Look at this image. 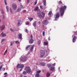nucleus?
I'll return each instance as SVG.
<instances>
[{
  "label": "nucleus",
  "instance_id": "0eeeda50",
  "mask_svg": "<svg viewBox=\"0 0 77 77\" xmlns=\"http://www.w3.org/2000/svg\"><path fill=\"white\" fill-rule=\"evenodd\" d=\"M12 7L14 10H16L17 8V5L15 4H12Z\"/></svg>",
  "mask_w": 77,
  "mask_h": 77
},
{
  "label": "nucleus",
  "instance_id": "20e7f679",
  "mask_svg": "<svg viewBox=\"0 0 77 77\" xmlns=\"http://www.w3.org/2000/svg\"><path fill=\"white\" fill-rule=\"evenodd\" d=\"M27 58L26 57H23L22 56L21 58L20 59V60L21 62H24L27 60Z\"/></svg>",
  "mask_w": 77,
  "mask_h": 77
},
{
  "label": "nucleus",
  "instance_id": "4468645a",
  "mask_svg": "<svg viewBox=\"0 0 77 77\" xmlns=\"http://www.w3.org/2000/svg\"><path fill=\"white\" fill-rule=\"evenodd\" d=\"M32 25L34 27H36V21H35L33 23Z\"/></svg>",
  "mask_w": 77,
  "mask_h": 77
},
{
  "label": "nucleus",
  "instance_id": "4c0bfd02",
  "mask_svg": "<svg viewBox=\"0 0 77 77\" xmlns=\"http://www.w3.org/2000/svg\"><path fill=\"white\" fill-rule=\"evenodd\" d=\"M41 72V70H39L38 71H37L36 72V73H37V74H39V73H40Z\"/></svg>",
  "mask_w": 77,
  "mask_h": 77
},
{
  "label": "nucleus",
  "instance_id": "ddd939ff",
  "mask_svg": "<svg viewBox=\"0 0 77 77\" xmlns=\"http://www.w3.org/2000/svg\"><path fill=\"white\" fill-rule=\"evenodd\" d=\"M1 35L2 37H5V36H6V34L5 33H3V32L2 33H1Z\"/></svg>",
  "mask_w": 77,
  "mask_h": 77
},
{
  "label": "nucleus",
  "instance_id": "6e6d98bb",
  "mask_svg": "<svg viewBox=\"0 0 77 77\" xmlns=\"http://www.w3.org/2000/svg\"><path fill=\"white\" fill-rule=\"evenodd\" d=\"M29 0H28L27 1V3H29Z\"/></svg>",
  "mask_w": 77,
  "mask_h": 77
},
{
  "label": "nucleus",
  "instance_id": "f257e3e1",
  "mask_svg": "<svg viewBox=\"0 0 77 77\" xmlns=\"http://www.w3.org/2000/svg\"><path fill=\"white\" fill-rule=\"evenodd\" d=\"M66 9V6L64 5V7L61 6L60 8V13L61 16H62L64 14V11Z\"/></svg>",
  "mask_w": 77,
  "mask_h": 77
},
{
  "label": "nucleus",
  "instance_id": "c85d7f7f",
  "mask_svg": "<svg viewBox=\"0 0 77 77\" xmlns=\"http://www.w3.org/2000/svg\"><path fill=\"white\" fill-rule=\"evenodd\" d=\"M17 26H20V21H19L17 23Z\"/></svg>",
  "mask_w": 77,
  "mask_h": 77
},
{
  "label": "nucleus",
  "instance_id": "e433bc0d",
  "mask_svg": "<svg viewBox=\"0 0 77 77\" xmlns=\"http://www.w3.org/2000/svg\"><path fill=\"white\" fill-rule=\"evenodd\" d=\"M15 42L16 44H19L20 43V42H19V41H16Z\"/></svg>",
  "mask_w": 77,
  "mask_h": 77
},
{
  "label": "nucleus",
  "instance_id": "a878e982",
  "mask_svg": "<svg viewBox=\"0 0 77 77\" xmlns=\"http://www.w3.org/2000/svg\"><path fill=\"white\" fill-rule=\"evenodd\" d=\"M27 71L26 72L25 71H24L23 72V74H24V75H26V74H27Z\"/></svg>",
  "mask_w": 77,
  "mask_h": 77
},
{
  "label": "nucleus",
  "instance_id": "c03bdc74",
  "mask_svg": "<svg viewBox=\"0 0 77 77\" xmlns=\"http://www.w3.org/2000/svg\"><path fill=\"white\" fill-rule=\"evenodd\" d=\"M37 4V0H36L35 2H34V5H36Z\"/></svg>",
  "mask_w": 77,
  "mask_h": 77
},
{
  "label": "nucleus",
  "instance_id": "5fc2aeb1",
  "mask_svg": "<svg viewBox=\"0 0 77 77\" xmlns=\"http://www.w3.org/2000/svg\"><path fill=\"white\" fill-rule=\"evenodd\" d=\"M7 74V72H5V73L4 74V75H6V74Z\"/></svg>",
  "mask_w": 77,
  "mask_h": 77
},
{
  "label": "nucleus",
  "instance_id": "b1692460",
  "mask_svg": "<svg viewBox=\"0 0 77 77\" xmlns=\"http://www.w3.org/2000/svg\"><path fill=\"white\" fill-rule=\"evenodd\" d=\"M43 2L44 6H46V0H44Z\"/></svg>",
  "mask_w": 77,
  "mask_h": 77
},
{
  "label": "nucleus",
  "instance_id": "3c124183",
  "mask_svg": "<svg viewBox=\"0 0 77 77\" xmlns=\"http://www.w3.org/2000/svg\"><path fill=\"white\" fill-rule=\"evenodd\" d=\"M55 65H56V63H54L52 65V66H54Z\"/></svg>",
  "mask_w": 77,
  "mask_h": 77
},
{
  "label": "nucleus",
  "instance_id": "6ab92c4d",
  "mask_svg": "<svg viewBox=\"0 0 77 77\" xmlns=\"http://www.w3.org/2000/svg\"><path fill=\"white\" fill-rule=\"evenodd\" d=\"M40 65H41V66H45V63H40Z\"/></svg>",
  "mask_w": 77,
  "mask_h": 77
},
{
  "label": "nucleus",
  "instance_id": "f8f14e48",
  "mask_svg": "<svg viewBox=\"0 0 77 77\" xmlns=\"http://www.w3.org/2000/svg\"><path fill=\"white\" fill-rule=\"evenodd\" d=\"M76 39H77V37L75 36L73 38V42H75V41H76Z\"/></svg>",
  "mask_w": 77,
  "mask_h": 77
},
{
  "label": "nucleus",
  "instance_id": "49530a36",
  "mask_svg": "<svg viewBox=\"0 0 77 77\" xmlns=\"http://www.w3.org/2000/svg\"><path fill=\"white\" fill-rule=\"evenodd\" d=\"M26 25H28V24H29V23L28 22H26Z\"/></svg>",
  "mask_w": 77,
  "mask_h": 77
},
{
  "label": "nucleus",
  "instance_id": "37998d69",
  "mask_svg": "<svg viewBox=\"0 0 77 77\" xmlns=\"http://www.w3.org/2000/svg\"><path fill=\"white\" fill-rule=\"evenodd\" d=\"M59 5H62V2L61 1H60L59 3Z\"/></svg>",
  "mask_w": 77,
  "mask_h": 77
},
{
  "label": "nucleus",
  "instance_id": "6e6552de",
  "mask_svg": "<svg viewBox=\"0 0 77 77\" xmlns=\"http://www.w3.org/2000/svg\"><path fill=\"white\" fill-rule=\"evenodd\" d=\"M5 29V26L4 25H3L0 26V30H3Z\"/></svg>",
  "mask_w": 77,
  "mask_h": 77
},
{
  "label": "nucleus",
  "instance_id": "774afa93",
  "mask_svg": "<svg viewBox=\"0 0 77 77\" xmlns=\"http://www.w3.org/2000/svg\"><path fill=\"white\" fill-rule=\"evenodd\" d=\"M6 75H5V76L4 77H6Z\"/></svg>",
  "mask_w": 77,
  "mask_h": 77
},
{
  "label": "nucleus",
  "instance_id": "412c9836",
  "mask_svg": "<svg viewBox=\"0 0 77 77\" xmlns=\"http://www.w3.org/2000/svg\"><path fill=\"white\" fill-rule=\"evenodd\" d=\"M50 73L48 72L46 73V76L47 77H49L50 76Z\"/></svg>",
  "mask_w": 77,
  "mask_h": 77
},
{
  "label": "nucleus",
  "instance_id": "58836bf2",
  "mask_svg": "<svg viewBox=\"0 0 77 77\" xmlns=\"http://www.w3.org/2000/svg\"><path fill=\"white\" fill-rule=\"evenodd\" d=\"M41 44V40H39L38 41V44L39 45Z\"/></svg>",
  "mask_w": 77,
  "mask_h": 77
},
{
  "label": "nucleus",
  "instance_id": "f03ea898",
  "mask_svg": "<svg viewBox=\"0 0 77 77\" xmlns=\"http://www.w3.org/2000/svg\"><path fill=\"white\" fill-rule=\"evenodd\" d=\"M42 14L43 16H42L41 15V13H37V15H38V17H39V18H40L41 19H43L44 18V17H45V13L42 12Z\"/></svg>",
  "mask_w": 77,
  "mask_h": 77
},
{
  "label": "nucleus",
  "instance_id": "4d7b16f0",
  "mask_svg": "<svg viewBox=\"0 0 77 77\" xmlns=\"http://www.w3.org/2000/svg\"><path fill=\"white\" fill-rule=\"evenodd\" d=\"M48 39L49 41H50V37H49Z\"/></svg>",
  "mask_w": 77,
  "mask_h": 77
},
{
  "label": "nucleus",
  "instance_id": "423d86ee",
  "mask_svg": "<svg viewBox=\"0 0 77 77\" xmlns=\"http://www.w3.org/2000/svg\"><path fill=\"white\" fill-rule=\"evenodd\" d=\"M24 67V64H18L17 66V68H21V69H23Z\"/></svg>",
  "mask_w": 77,
  "mask_h": 77
},
{
  "label": "nucleus",
  "instance_id": "1a4fd4ad",
  "mask_svg": "<svg viewBox=\"0 0 77 77\" xmlns=\"http://www.w3.org/2000/svg\"><path fill=\"white\" fill-rule=\"evenodd\" d=\"M43 24H44L45 25H47L48 24V22L47 20H45L43 22Z\"/></svg>",
  "mask_w": 77,
  "mask_h": 77
},
{
  "label": "nucleus",
  "instance_id": "f3484780",
  "mask_svg": "<svg viewBox=\"0 0 77 77\" xmlns=\"http://www.w3.org/2000/svg\"><path fill=\"white\" fill-rule=\"evenodd\" d=\"M15 42V41H12L11 42H10L11 45L10 46H12L14 44V43Z\"/></svg>",
  "mask_w": 77,
  "mask_h": 77
},
{
  "label": "nucleus",
  "instance_id": "f704fd0d",
  "mask_svg": "<svg viewBox=\"0 0 77 77\" xmlns=\"http://www.w3.org/2000/svg\"><path fill=\"white\" fill-rule=\"evenodd\" d=\"M48 68H50V67L51 66V65L50 64H48Z\"/></svg>",
  "mask_w": 77,
  "mask_h": 77
},
{
  "label": "nucleus",
  "instance_id": "cd10ccee",
  "mask_svg": "<svg viewBox=\"0 0 77 77\" xmlns=\"http://www.w3.org/2000/svg\"><path fill=\"white\" fill-rule=\"evenodd\" d=\"M7 0H4V3H5V5H8V3H7V2H6Z\"/></svg>",
  "mask_w": 77,
  "mask_h": 77
},
{
  "label": "nucleus",
  "instance_id": "09e8293b",
  "mask_svg": "<svg viewBox=\"0 0 77 77\" xmlns=\"http://www.w3.org/2000/svg\"><path fill=\"white\" fill-rule=\"evenodd\" d=\"M2 66H0V71H1V69H2Z\"/></svg>",
  "mask_w": 77,
  "mask_h": 77
},
{
  "label": "nucleus",
  "instance_id": "72a5a7b5",
  "mask_svg": "<svg viewBox=\"0 0 77 77\" xmlns=\"http://www.w3.org/2000/svg\"><path fill=\"white\" fill-rule=\"evenodd\" d=\"M39 74L38 73H36V74L35 75V77H39Z\"/></svg>",
  "mask_w": 77,
  "mask_h": 77
},
{
  "label": "nucleus",
  "instance_id": "9b49d317",
  "mask_svg": "<svg viewBox=\"0 0 77 77\" xmlns=\"http://www.w3.org/2000/svg\"><path fill=\"white\" fill-rule=\"evenodd\" d=\"M5 8L6 9L7 11L8 12L9 11V7L8 5H6L5 7Z\"/></svg>",
  "mask_w": 77,
  "mask_h": 77
},
{
  "label": "nucleus",
  "instance_id": "7c9ffc66",
  "mask_svg": "<svg viewBox=\"0 0 77 77\" xmlns=\"http://www.w3.org/2000/svg\"><path fill=\"white\" fill-rule=\"evenodd\" d=\"M7 52H8V50L7 49L5 50V51L4 52V55H5V54H6V53H7Z\"/></svg>",
  "mask_w": 77,
  "mask_h": 77
},
{
  "label": "nucleus",
  "instance_id": "8fccbe9b",
  "mask_svg": "<svg viewBox=\"0 0 77 77\" xmlns=\"http://www.w3.org/2000/svg\"><path fill=\"white\" fill-rule=\"evenodd\" d=\"M27 29H25V32H26V33H27Z\"/></svg>",
  "mask_w": 77,
  "mask_h": 77
},
{
  "label": "nucleus",
  "instance_id": "13d9d810",
  "mask_svg": "<svg viewBox=\"0 0 77 77\" xmlns=\"http://www.w3.org/2000/svg\"><path fill=\"white\" fill-rule=\"evenodd\" d=\"M23 12H26V10H24V11Z\"/></svg>",
  "mask_w": 77,
  "mask_h": 77
},
{
  "label": "nucleus",
  "instance_id": "603ef678",
  "mask_svg": "<svg viewBox=\"0 0 77 77\" xmlns=\"http://www.w3.org/2000/svg\"><path fill=\"white\" fill-rule=\"evenodd\" d=\"M31 39H32L33 38V35H31Z\"/></svg>",
  "mask_w": 77,
  "mask_h": 77
},
{
  "label": "nucleus",
  "instance_id": "7ed1b4c3",
  "mask_svg": "<svg viewBox=\"0 0 77 77\" xmlns=\"http://www.w3.org/2000/svg\"><path fill=\"white\" fill-rule=\"evenodd\" d=\"M25 70L28 74H29L31 72V69L29 66H26L25 67Z\"/></svg>",
  "mask_w": 77,
  "mask_h": 77
},
{
  "label": "nucleus",
  "instance_id": "de8ad7c7",
  "mask_svg": "<svg viewBox=\"0 0 77 77\" xmlns=\"http://www.w3.org/2000/svg\"><path fill=\"white\" fill-rule=\"evenodd\" d=\"M40 8L41 9H43V7H42V5L40 6Z\"/></svg>",
  "mask_w": 77,
  "mask_h": 77
},
{
  "label": "nucleus",
  "instance_id": "052dcab7",
  "mask_svg": "<svg viewBox=\"0 0 77 77\" xmlns=\"http://www.w3.org/2000/svg\"><path fill=\"white\" fill-rule=\"evenodd\" d=\"M23 70V69H21L20 70V71H21Z\"/></svg>",
  "mask_w": 77,
  "mask_h": 77
},
{
  "label": "nucleus",
  "instance_id": "ea45409f",
  "mask_svg": "<svg viewBox=\"0 0 77 77\" xmlns=\"http://www.w3.org/2000/svg\"><path fill=\"white\" fill-rule=\"evenodd\" d=\"M42 34H43V36H45V32L43 31Z\"/></svg>",
  "mask_w": 77,
  "mask_h": 77
},
{
  "label": "nucleus",
  "instance_id": "864d4df0",
  "mask_svg": "<svg viewBox=\"0 0 77 77\" xmlns=\"http://www.w3.org/2000/svg\"><path fill=\"white\" fill-rule=\"evenodd\" d=\"M74 33H75V35L77 34V32H75Z\"/></svg>",
  "mask_w": 77,
  "mask_h": 77
},
{
  "label": "nucleus",
  "instance_id": "2f4dec72",
  "mask_svg": "<svg viewBox=\"0 0 77 77\" xmlns=\"http://www.w3.org/2000/svg\"><path fill=\"white\" fill-rule=\"evenodd\" d=\"M10 12H11L12 14L13 12L12 11V8H11V7L10 8Z\"/></svg>",
  "mask_w": 77,
  "mask_h": 77
},
{
  "label": "nucleus",
  "instance_id": "680f3d73",
  "mask_svg": "<svg viewBox=\"0 0 77 77\" xmlns=\"http://www.w3.org/2000/svg\"><path fill=\"white\" fill-rule=\"evenodd\" d=\"M2 63L0 62V65H2Z\"/></svg>",
  "mask_w": 77,
  "mask_h": 77
},
{
  "label": "nucleus",
  "instance_id": "aec40b11",
  "mask_svg": "<svg viewBox=\"0 0 77 77\" xmlns=\"http://www.w3.org/2000/svg\"><path fill=\"white\" fill-rule=\"evenodd\" d=\"M59 17V13H57L56 15V18H57Z\"/></svg>",
  "mask_w": 77,
  "mask_h": 77
},
{
  "label": "nucleus",
  "instance_id": "a19ab883",
  "mask_svg": "<svg viewBox=\"0 0 77 77\" xmlns=\"http://www.w3.org/2000/svg\"><path fill=\"white\" fill-rule=\"evenodd\" d=\"M10 30H11V32H14V30L11 28L10 29Z\"/></svg>",
  "mask_w": 77,
  "mask_h": 77
},
{
  "label": "nucleus",
  "instance_id": "79ce46f5",
  "mask_svg": "<svg viewBox=\"0 0 77 77\" xmlns=\"http://www.w3.org/2000/svg\"><path fill=\"white\" fill-rule=\"evenodd\" d=\"M1 13H2V14L4 13V11H3V10L2 9H1Z\"/></svg>",
  "mask_w": 77,
  "mask_h": 77
},
{
  "label": "nucleus",
  "instance_id": "c9c22d12",
  "mask_svg": "<svg viewBox=\"0 0 77 77\" xmlns=\"http://www.w3.org/2000/svg\"><path fill=\"white\" fill-rule=\"evenodd\" d=\"M5 41V39H1V42L2 43V42H3V41Z\"/></svg>",
  "mask_w": 77,
  "mask_h": 77
},
{
  "label": "nucleus",
  "instance_id": "a211bd4d",
  "mask_svg": "<svg viewBox=\"0 0 77 77\" xmlns=\"http://www.w3.org/2000/svg\"><path fill=\"white\" fill-rule=\"evenodd\" d=\"M18 36L19 39H21V38H22V34H19L18 35Z\"/></svg>",
  "mask_w": 77,
  "mask_h": 77
},
{
  "label": "nucleus",
  "instance_id": "9d476101",
  "mask_svg": "<svg viewBox=\"0 0 77 77\" xmlns=\"http://www.w3.org/2000/svg\"><path fill=\"white\" fill-rule=\"evenodd\" d=\"M20 8H18L17 9V12H20V11L21 10V8H23V6L22 5H21L20 6Z\"/></svg>",
  "mask_w": 77,
  "mask_h": 77
},
{
  "label": "nucleus",
  "instance_id": "dca6fc26",
  "mask_svg": "<svg viewBox=\"0 0 77 77\" xmlns=\"http://www.w3.org/2000/svg\"><path fill=\"white\" fill-rule=\"evenodd\" d=\"M50 71H53L54 70V68L53 67H52L51 68L49 69Z\"/></svg>",
  "mask_w": 77,
  "mask_h": 77
},
{
  "label": "nucleus",
  "instance_id": "69168bd1",
  "mask_svg": "<svg viewBox=\"0 0 77 77\" xmlns=\"http://www.w3.org/2000/svg\"><path fill=\"white\" fill-rule=\"evenodd\" d=\"M39 24H41V22H38Z\"/></svg>",
  "mask_w": 77,
  "mask_h": 77
},
{
  "label": "nucleus",
  "instance_id": "338daca9",
  "mask_svg": "<svg viewBox=\"0 0 77 77\" xmlns=\"http://www.w3.org/2000/svg\"><path fill=\"white\" fill-rule=\"evenodd\" d=\"M1 20H1V19H0V21H1Z\"/></svg>",
  "mask_w": 77,
  "mask_h": 77
},
{
  "label": "nucleus",
  "instance_id": "39448f33",
  "mask_svg": "<svg viewBox=\"0 0 77 77\" xmlns=\"http://www.w3.org/2000/svg\"><path fill=\"white\" fill-rule=\"evenodd\" d=\"M40 57H43L44 55H45V51L42 50H41L40 51Z\"/></svg>",
  "mask_w": 77,
  "mask_h": 77
},
{
  "label": "nucleus",
  "instance_id": "bf43d9fd",
  "mask_svg": "<svg viewBox=\"0 0 77 77\" xmlns=\"http://www.w3.org/2000/svg\"><path fill=\"white\" fill-rule=\"evenodd\" d=\"M23 75H20V77H23Z\"/></svg>",
  "mask_w": 77,
  "mask_h": 77
},
{
  "label": "nucleus",
  "instance_id": "4be33fe9",
  "mask_svg": "<svg viewBox=\"0 0 77 77\" xmlns=\"http://www.w3.org/2000/svg\"><path fill=\"white\" fill-rule=\"evenodd\" d=\"M28 19L30 21H32L33 20V18L32 17H28Z\"/></svg>",
  "mask_w": 77,
  "mask_h": 77
},
{
  "label": "nucleus",
  "instance_id": "e2e57ef3",
  "mask_svg": "<svg viewBox=\"0 0 77 77\" xmlns=\"http://www.w3.org/2000/svg\"><path fill=\"white\" fill-rule=\"evenodd\" d=\"M3 69H4L3 71H5V68H4Z\"/></svg>",
  "mask_w": 77,
  "mask_h": 77
},
{
  "label": "nucleus",
  "instance_id": "5701e85b",
  "mask_svg": "<svg viewBox=\"0 0 77 77\" xmlns=\"http://www.w3.org/2000/svg\"><path fill=\"white\" fill-rule=\"evenodd\" d=\"M33 46H32L30 48V51L31 52H32L33 51Z\"/></svg>",
  "mask_w": 77,
  "mask_h": 77
},
{
  "label": "nucleus",
  "instance_id": "2eb2a0df",
  "mask_svg": "<svg viewBox=\"0 0 77 77\" xmlns=\"http://www.w3.org/2000/svg\"><path fill=\"white\" fill-rule=\"evenodd\" d=\"M33 40L32 39H30L29 41V44H33Z\"/></svg>",
  "mask_w": 77,
  "mask_h": 77
},
{
  "label": "nucleus",
  "instance_id": "a18cd8bd",
  "mask_svg": "<svg viewBox=\"0 0 77 77\" xmlns=\"http://www.w3.org/2000/svg\"><path fill=\"white\" fill-rule=\"evenodd\" d=\"M50 57H48L47 58V59H46V60H48L50 59Z\"/></svg>",
  "mask_w": 77,
  "mask_h": 77
},
{
  "label": "nucleus",
  "instance_id": "bb28decb",
  "mask_svg": "<svg viewBox=\"0 0 77 77\" xmlns=\"http://www.w3.org/2000/svg\"><path fill=\"white\" fill-rule=\"evenodd\" d=\"M48 43L47 42H44V45H48Z\"/></svg>",
  "mask_w": 77,
  "mask_h": 77
},
{
  "label": "nucleus",
  "instance_id": "473e14b6",
  "mask_svg": "<svg viewBox=\"0 0 77 77\" xmlns=\"http://www.w3.org/2000/svg\"><path fill=\"white\" fill-rule=\"evenodd\" d=\"M31 45H28V46H27L26 47V50H27V49H28V48H29V47H30V46H31Z\"/></svg>",
  "mask_w": 77,
  "mask_h": 77
},
{
  "label": "nucleus",
  "instance_id": "393cba45",
  "mask_svg": "<svg viewBox=\"0 0 77 77\" xmlns=\"http://www.w3.org/2000/svg\"><path fill=\"white\" fill-rule=\"evenodd\" d=\"M39 9V7H38L37 6L35 7V8L34 9V11H38Z\"/></svg>",
  "mask_w": 77,
  "mask_h": 77
},
{
  "label": "nucleus",
  "instance_id": "0e129e2a",
  "mask_svg": "<svg viewBox=\"0 0 77 77\" xmlns=\"http://www.w3.org/2000/svg\"><path fill=\"white\" fill-rule=\"evenodd\" d=\"M18 1H19L20 2H21V0H18Z\"/></svg>",
  "mask_w": 77,
  "mask_h": 77
},
{
  "label": "nucleus",
  "instance_id": "c756f323",
  "mask_svg": "<svg viewBox=\"0 0 77 77\" xmlns=\"http://www.w3.org/2000/svg\"><path fill=\"white\" fill-rule=\"evenodd\" d=\"M51 14H52V11H50L48 14V15H50Z\"/></svg>",
  "mask_w": 77,
  "mask_h": 77
}]
</instances>
